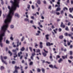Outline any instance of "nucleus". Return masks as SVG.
<instances>
[{
  "label": "nucleus",
  "instance_id": "nucleus-7",
  "mask_svg": "<svg viewBox=\"0 0 73 73\" xmlns=\"http://www.w3.org/2000/svg\"><path fill=\"white\" fill-rule=\"evenodd\" d=\"M63 22H61V23L60 27H62L63 28H64L65 27V25H63Z\"/></svg>",
  "mask_w": 73,
  "mask_h": 73
},
{
  "label": "nucleus",
  "instance_id": "nucleus-36",
  "mask_svg": "<svg viewBox=\"0 0 73 73\" xmlns=\"http://www.w3.org/2000/svg\"><path fill=\"white\" fill-rule=\"evenodd\" d=\"M10 28H11V29H12L14 28V25H11L10 26Z\"/></svg>",
  "mask_w": 73,
  "mask_h": 73
},
{
  "label": "nucleus",
  "instance_id": "nucleus-4",
  "mask_svg": "<svg viewBox=\"0 0 73 73\" xmlns=\"http://www.w3.org/2000/svg\"><path fill=\"white\" fill-rule=\"evenodd\" d=\"M60 0H58V2H57V5H55V7H60Z\"/></svg>",
  "mask_w": 73,
  "mask_h": 73
},
{
  "label": "nucleus",
  "instance_id": "nucleus-43",
  "mask_svg": "<svg viewBox=\"0 0 73 73\" xmlns=\"http://www.w3.org/2000/svg\"><path fill=\"white\" fill-rule=\"evenodd\" d=\"M29 49L30 50V51H31V52H32V47H29Z\"/></svg>",
  "mask_w": 73,
  "mask_h": 73
},
{
  "label": "nucleus",
  "instance_id": "nucleus-46",
  "mask_svg": "<svg viewBox=\"0 0 73 73\" xmlns=\"http://www.w3.org/2000/svg\"><path fill=\"white\" fill-rule=\"evenodd\" d=\"M10 40H13V37L12 36H11L10 38Z\"/></svg>",
  "mask_w": 73,
  "mask_h": 73
},
{
  "label": "nucleus",
  "instance_id": "nucleus-34",
  "mask_svg": "<svg viewBox=\"0 0 73 73\" xmlns=\"http://www.w3.org/2000/svg\"><path fill=\"white\" fill-rule=\"evenodd\" d=\"M37 71L38 72H41V70L39 68H37Z\"/></svg>",
  "mask_w": 73,
  "mask_h": 73
},
{
  "label": "nucleus",
  "instance_id": "nucleus-8",
  "mask_svg": "<svg viewBox=\"0 0 73 73\" xmlns=\"http://www.w3.org/2000/svg\"><path fill=\"white\" fill-rule=\"evenodd\" d=\"M39 47L41 48H42V42H40Z\"/></svg>",
  "mask_w": 73,
  "mask_h": 73
},
{
  "label": "nucleus",
  "instance_id": "nucleus-10",
  "mask_svg": "<svg viewBox=\"0 0 73 73\" xmlns=\"http://www.w3.org/2000/svg\"><path fill=\"white\" fill-rule=\"evenodd\" d=\"M15 16H16V17H17L18 18H19L20 17V15H19L18 14V13H16L15 14Z\"/></svg>",
  "mask_w": 73,
  "mask_h": 73
},
{
  "label": "nucleus",
  "instance_id": "nucleus-15",
  "mask_svg": "<svg viewBox=\"0 0 73 73\" xmlns=\"http://www.w3.org/2000/svg\"><path fill=\"white\" fill-rule=\"evenodd\" d=\"M46 46H50V43L49 42H47L46 43Z\"/></svg>",
  "mask_w": 73,
  "mask_h": 73
},
{
  "label": "nucleus",
  "instance_id": "nucleus-57",
  "mask_svg": "<svg viewBox=\"0 0 73 73\" xmlns=\"http://www.w3.org/2000/svg\"><path fill=\"white\" fill-rule=\"evenodd\" d=\"M70 55H72V51H70Z\"/></svg>",
  "mask_w": 73,
  "mask_h": 73
},
{
  "label": "nucleus",
  "instance_id": "nucleus-30",
  "mask_svg": "<svg viewBox=\"0 0 73 73\" xmlns=\"http://www.w3.org/2000/svg\"><path fill=\"white\" fill-rule=\"evenodd\" d=\"M65 9L66 10V11H68V8L65 7L64 8H63V10L64 11H65Z\"/></svg>",
  "mask_w": 73,
  "mask_h": 73
},
{
  "label": "nucleus",
  "instance_id": "nucleus-24",
  "mask_svg": "<svg viewBox=\"0 0 73 73\" xmlns=\"http://www.w3.org/2000/svg\"><path fill=\"white\" fill-rule=\"evenodd\" d=\"M60 9H61V8H60L58 7L57 8L56 10V11H60Z\"/></svg>",
  "mask_w": 73,
  "mask_h": 73
},
{
  "label": "nucleus",
  "instance_id": "nucleus-2",
  "mask_svg": "<svg viewBox=\"0 0 73 73\" xmlns=\"http://www.w3.org/2000/svg\"><path fill=\"white\" fill-rule=\"evenodd\" d=\"M16 50H19V48H17L16 50L13 49L12 50L13 52V54L15 56H13V57L14 58H15L16 57H17V51H16Z\"/></svg>",
  "mask_w": 73,
  "mask_h": 73
},
{
  "label": "nucleus",
  "instance_id": "nucleus-26",
  "mask_svg": "<svg viewBox=\"0 0 73 73\" xmlns=\"http://www.w3.org/2000/svg\"><path fill=\"white\" fill-rule=\"evenodd\" d=\"M65 30L66 31H68L69 30V29H68V27H66V28H65Z\"/></svg>",
  "mask_w": 73,
  "mask_h": 73
},
{
  "label": "nucleus",
  "instance_id": "nucleus-25",
  "mask_svg": "<svg viewBox=\"0 0 73 73\" xmlns=\"http://www.w3.org/2000/svg\"><path fill=\"white\" fill-rule=\"evenodd\" d=\"M49 67H50V68H54L53 67V66L52 64L49 65Z\"/></svg>",
  "mask_w": 73,
  "mask_h": 73
},
{
  "label": "nucleus",
  "instance_id": "nucleus-28",
  "mask_svg": "<svg viewBox=\"0 0 73 73\" xmlns=\"http://www.w3.org/2000/svg\"><path fill=\"white\" fill-rule=\"evenodd\" d=\"M42 73H45V69L44 68H42Z\"/></svg>",
  "mask_w": 73,
  "mask_h": 73
},
{
  "label": "nucleus",
  "instance_id": "nucleus-23",
  "mask_svg": "<svg viewBox=\"0 0 73 73\" xmlns=\"http://www.w3.org/2000/svg\"><path fill=\"white\" fill-rule=\"evenodd\" d=\"M24 38H25L24 36H23L21 38V41H24Z\"/></svg>",
  "mask_w": 73,
  "mask_h": 73
},
{
  "label": "nucleus",
  "instance_id": "nucleus-21",
  "mask_svg": "<svg viewBox=\"0 0 73 73\" xmlns=\"http://www.w3.org/2000/svg\"><path fill=\"white\" fill-rule=\"evenodd\" d=\"M4 69V67L3 66H1V70H3Z\"/></svg>",
  "mask_w": 73,
  "mask_h": 73
},
{
  "label": "nucleus",
  "instance_id": "nucleus-9",
  "mask_svg": "<svg viewBox=\"0 0 73 73\" xmlns=\"http://www.w3.org/2000/svg\"><path fill=\"white\" fill-rule=\"evenodd\" d=\"M68 56V54H66V56H62V57L63 58V59H64V60L65 59V58H67V56Z\"/></svg>",
  "mask_w": 73,
  "mask_h": 73
},
{
  "label": "nucleus",
  "instance_id": "nucleus-40",
  "mask_svg": "<svg viewBox=\"0 0 73 73\" xmlns=\"http://www.w3.org/2000/svg\"><path fill=\"white\" fill-rule=\"evenodd\" d=\"M18 73V71H17V70H15V71L13 72V73Z\"/></svg>",
  "mask_w": 73,
  "mask_h": 73
},
{
  "label": "nucleus",
  "instance_id": "nucleus-59",
  "mask_svg": "<svg viewBox=\"0 0 73 73\" xmlns=\"http://www.w3.org/2000/svg\"><path fill=\"white\" fill-rule=\"evenodd\" d=\"M3 58L4 60H6L7 58V56L3 57Z\"/></svg>",
  "mask_w": 73,
  "mask_h": 73
},
{
  "label": "nucleus",
  "instance_id": "nucleus-37",
  "mask_svg": "<svg viewBox=\"0 0 73 73\" xmlns=\"http://www.w3.org/2000/svg\"><path fill=\"white\" fill-rule=\"evenodd\" d=\"M35 47L36 48H37V46H38V44H37V43H35Z\"/></svg>",
  "mask_w": 73,
  "mask_h": 73
},
{
  "label": "nucleus",
  "instance_id": "nucleus-31",
  "mask_svg": "<svg viewBox=\"0 0 73 73\" xmlns=\"http://www.w3.org/2000/svg\"><path fill=\"white\" fill-rule=\"evenodd\" d=\"M69 11L70 13H72V8H70L69 9Z\"/></svg>",
  "mask_w": 73,
  "mask_h": 73
},
{
  "label": "nucleus",
  "instance_id": "nucleus-62",
  "mask_svg": "<svg viewBox=\"0 0 73 73\" xmlns=\"http://www.w3.org/2000/svg\"><path fill=\"white\" fill-rule=\"evenodd\" d=\"M51 28L52 29H54V25H52L51 27Z\"/></svg>",
  "mask_w": 73,
  "mask_h": 73
},
{
  "label": "nucleus",
  "instance_id": "nucleus-51",
  "mask_svg": "<svg viewBox=\"0 0 73 73\" xmlns=\"http://www.w3.org/2000/svg\"><path fill=\"white\" fill-rule=\"evenodd\" d=\"M32 27H33V28H34L35 29H36V26H35V25H33L32 26Z\"/></svg>",
  "mask_w": 73,
  "mask_h": 73
},
{
  "label": "nucleus",
  "instance_id": "nucleus-55",
  "mask_svg": "<svg viewBox=\"0 0 73 73\" xmlns=\"http://www.w3.org/2000/svg\"><path fill=\"white\" fill-rule=\"evenodd\" d=\"M32 8L33 9H35V6H34L33 5H32Z\"/></svg>",
  "mask_w": 73,
  "mask_h": 73
},
{
  "label": "nucleus",
  "instance_id": "nucleus-12",
  "mask_svg": "<svg viewBox=\"0 0 73 73\" xmlns=\"http://www.w3.org/2000/svg\"><path fill=\"white\" fill-rule=\"evenodd\" d=\"M49 35H45V37L46 38V39L47 40H49V38H48V37H49Z\"/></svg>",
  "mask_w": 73,
  "mask_h": 73
},
{
  "label": "nucleus",
  "instance_id": "nucleus-29",
  "mask_svg": "<svg viewBox=\"0 0 73 73\" xmlns=\"http://www.w3.org/2000/svg\"><path fill=\"white\" fill-rule=\"evenodd\" d=\"M36 53H38V52H40V49H37L36 50Z\"/></svg>",
  "mask_w": 73,
  "mask_h": 73
},
{
  "label": "nucleus",
  "instance_id": "nucleus-61",
  "mask_svg": "<svg viewBox=\"0 0 73 73\" xmlns=\"http://www.w3.org/2000/svg\"><path fill=\"white\" fill-rule=\"evenodd\" d=\"M25 50L27 51H28V47H27Z\"/></svg>",
  "mask_w": 73,
  "mask_h": 73
},
{
  "label": "nucleus",
  "instance_id": "nucleus-50",
  "mask_svg": "<svg viewBox=\"0 0 73 73\" xmlns=\"http://www.w3.org/2000/svg\"><path fill=\"white\" fill-rule=\"evenodd\" d=\"M1 3L2 5H4V1H1Z\"/></svg>",
  "mask_w": 73,
  "mask_h": 73
},
{
  "label": "nucleus",
  "instance_id": "nucleus-20",
  "mask_svg": "<svg viewBox=\"0 0 73 73\" xmlns=\"http://www.w3.org/2000/svg\"><path fill=\"white\" fill-rule=\"evenodd\" d=\"M59 38L60 39H62L64 38V36L63 35H61L59 36Z\"/></svg>",
  "mask_w": 73,
  "mask_h": 73
},
{
  "label": "nucleus",
  "instance_id": "nucleus-56",
  "mask_svg": "<svg viewBox=\"0 0 73 73\" xmlns=\"http://www.w3.org/2000/svg\"><path fill=\"white\" fill-rule=\"evenodd\" d=\"M33 20H31L30 21V23L31 24H33Z\"/></svg>",
  "mask_w": 73,
  "mask_h": 73
},
{
  "label": "nucleus",
  "instance_id": "nucleus-64",
  "mask_svg": "<svg viewBox=\"0 0 73 73\" xmlns=\"http://www.w3.org/2000/svg\"><path fill=\"white\" fill-rule=\"evenodd\" d=\"M70 59H73V56H70Z\"/></svg>",
  "mask_w": 73,
  "mask_h": 73
},
{
  "label": "nucleus",
  "instance_id": "nucleus-17",
  "mask_svg": "<svg viewBox=\"0 0 73 73\" xmlns=\"http://www.w3.org/2000/svg\"><path fill=\"white\" fill-rule=\"evenodd\" d=\"M8 53L10 54V56H11L12 55V53L11 52V51L9 50L8 51Z\"/></svg>",
  "mask_w": 73,
  "mask_h": 73
},
{
  "label": "nucleus",
  "instance_id": "nucleus-35",
  "mask_svg": "<svg viewBox=\"0 0 73 73\" xmlns=\"http://www.w3.org/2000/svg\"><path fill=\"white\" fill-rule=\"evenodd\" d=\"M48 9H50V10H51L52 9V6L51 5H50L48 6Z\"/></svg>",
  "mask_w": 73,
  "mask_h": 73
},
{
  "label": "nucleus",
  "instance_id": "nucleus-11",
  "mask_svg": "<svg viewBox=\"0 0 73 73\" xmlns=\"http://www.w3.org/2000/svg\"><path fill=\"white\" fill-rule=\"evenodd\" d=\"M37 3L39 5H40L41 4V1L40 0H38L37 1Z\"/></svg>",
  "mask_w": 73,
  "mask_h": 73
},
{
  "label": "nucleus",
  "instance_id": "nucleus-32",
  "mask_svg": "<svg viewBox=\"0 0 73 73\" xmlns=\"http://www.w3.org/2000/svg\"><path fill=\"white\" fill-rule=\"evenodd\" d=\"M19 67H17V66H15V70H17V69H19Z\"/></svg>",
  "mask_w": 73,
  "mask_h": 73
},
{
  "label": "nucleus",
  "instance_id": "nucleus-54",
  "mask_svg": "<svg viewBox=\"0 0 73 73\" xmlns=\"http://www.w3.org/2000/svg\"><path fill=\"white\" fill-rule=\"evenodd\" d=\"M2 13V11H1V10L0 11V17L1 16Z\"/></svg>",
  "mask_w": 73,
  "mask_h": 73
},
{
  "label": "nucleus",
  "instance_id": "nucleus-53",
  "mask_svg": "<svg viewBox=\"0 0 73 73\" xmlns=\"http://www.w3.org/2000/svg\"><path fill=\"white\" fill-rule=\"evenodd\" d=\"M31 18L32 19H33V20H34V19H35V17H34V16H31Z\"/></svg>",
  "mask_w": 73,
  "mask_h": 73
},
{
  "label": "nucleus",
  "instance_id": "nucleus-52",
  "mask_svg": "<svg viewBox=\"0 0 73 73\" xmlns=\"http://www.w3.org/2000/svg\"><path fill=\"white\" fill-rule=\"evenodd\" d=\"M16 63V62L14 61H13L12 62V64H15Z\"/></svg>",
  "mask_w": 73,
  "mask_h": 73
},
{
  "label": "nucleus",
  "instance_id": "nucleus-60",
  "mask_svg": "<svg viewBox=\"0 0 73 73\" xmlns=\"http://www.w3.org/2000/svg\"><path fill=\"white\" fill-rule=\"evenodd\" d=\"M33 56H31V58L32 60H33Z\"/></svg>",
  "mask_w": 73,
  "mask_h": 73
},
{
  "label": "nucleus",
  "instance_id": "nucleus-58",
  "mask_svg": "<svg viewBox=\"0 0 73 73\" xmlns=\"http://www.w3.org/2000/svg\"><path fill=\"white\" fill-rule=\"evenodd\" d=\"M65 36H68V33H66L64 34Z\"/></svg>",
  "mask_w": 73,
  "mask_h": 73
},
{
  "label": "nucleus",
  "instance_id": "nucleus-38",
  "mask_svg": "<svg viewBox=\"0 0 73 73\" xmlns=\"http://www.w3.org/2000/svg\"><path fill=\"white\" fill-rule=\"evenodd\" d=\"M33 62H30L29 65H33Z\"/></svg>",
  "mask_w": 73,
  "mask_h": 73
},
{
  "label": "nucleus",
  "instance_id": "nucleus-16",
  "mask_svg": "<svg viewBox=\"0 0 73 73\" xmlns=\"http://www.w3.org/2000/svg\"><path fill=\"white\" fill-rule=\"evenodd\" d=\"M25 50V48H24V47H22L21 49V51H24Z\"/></svg>",
  "mask_w": 73,
  "mask_h": 73
},
{
  "label": "nucleus",
  "instance_id": "nucleus-33",
  "mask_svg": "<svg viewBox=\"0 0 73 73\" xmlns=\"http://www.w3.org/2000/svg\"><path fill=\"white\" fill-rule=\"evenodd\" d=\"M1 59L2 61H3L4 60H3V56L2 55L1 56Z\"/></svg>",
  "mask_w": 73,
  "mask_h": 73
},
{
  "label": "nucleus",
  "instance_id": "nucleus-44",
  "mask_svg": "<svg viewBox=\"0 0 73 73\" xmlns=\"http://www.w3.org/2000/svg\"><path fill=\"white\" fill-rule=\"evenodd\" d=\"M56 57L57 58H60V56L59 55H57L56 56Z\"/></svg>",
  "mask_w": 73,
  "mask_h": 73
},
{
  "label": "nucleus",
  "instance_id": "nucleus-27",
  "mask_svg": "<svg viewBox=\"0 0 73 73\" xmlns=\"http://www.w3.org/2000/svg\"><path fill=\"white\" fill-rule=\"evenodd\" d=\"M6 44H9V41L8 40V39H7L6 41Z\"/></svg>",
  "mask_w": 73,
  "mask_h": 73
},
{
  "label": "nucleus",
  "instance_id": "nucleus-14",
  "mask_svg": "<svg viewBox=\"0 0 73 73\" xmlns=\"http://www.w3.org/2000/svg\"><path fill=\"white\" fill-rule=\"evenodd\" d=\"M63 60H62V59L61 58H60L59 60H58V63H60L61 61H62Z\"/></svg>",
  "mask_w": 73,
  "mask_h": 73
},
{
  "label": "nucleus",
  "instance_id": "nucleus-13",
  "mask_svg": "<svg viewBox=\"0 0 73 73\" xmlns=\"http://www.w3.org/2000/svg\"><path fill=\"white\" fill-rule=\"evenodd\" d=\"M24 20L25 21H28V23L29 22V19H27V18H25L24 19Z\"/></svg>",
  "mask_w": 73,
  "mask_h": 73
},
{
  "label": "nucleus",
  "instance_id": "nucleus-45",
  "mask_svg": "<svg viewBox=\"0 0 73 73\" xmlns=\"http://www.w3.org/2000/svg\"><path fill=\"white\" fill-rule=\"evenodd\" d=\"M43 3L44 4H46V2L45 0L43 1Z\"/></svg>",
  "mask_w": 73,
  "mask_h": 73
},
{
  "label": "nucleus",
  "instance_id": "nucleus-39",
  "mask_svg": "<svg viewBox=\"0 0 73 73\" xmlns=\"http://www.w3.org/2000/svg\"><path fill=\"white\" fill-rule=\"evenodd\" d=\"M60 13L61 15H63L64 14V11L62 10L60 11Z\"/></svg>",
  "mask_w": 73,
  "mask_h": 73
},
{
  "label": "nucleus",
  "instance_id": "nucleus-41",
  "mask_svg": "<svg viewBox=\"0 0 73 73\" xmlns=\"http://www.w3.org/2000/svg\"><path fill=\"white\" fill-rule=\"evenodd\" d=\"M31 55L32 56L34 57V56L35 55V53L33 52V53Z\"/></svg>",
  "mask_w": 73,
  "mask_h": 73
},
{
  "label": "nucleus",
  "instance_id": "nucleus-47",
  "mask_svg": "<svg viewBox=\"0 0 73 73\" xmlns=\"http://www.w3.org/2000/svg\"><path fill=\"white\" fill-rule=\"evenodd\" d=\"M58 31L59 32H61V31H62V29L61 28H59L58 29Z\"/></svg>",
  "mask_w": 73,
  "mask_h": 73
},
{
  "label": "nucleus",
  "instance_id": "nucleus-22",
  "mask_svg": "<svg viewBox=\"0 0 73 73\" xmlns=\"http://www.w3.org/2000/svg\"><path fill=\"white\" fill-rule=\"evenodd\" d=\"M68 16L69 17H70V18H72V19H73V16H72V15L69 14L68 15Z\"/></svg>",
  "mask_w": 73,
  "mask_h": 73
},
{
  "label": "nucleus",
  "instance_id": "nucleus-49",
  "mask_svg": "<svg viewBox=\"0 0 73 73\" xmlns=\"http://www.w3.org/2000/svg\"><path fill=\"white\" fill-rule=\"evenodd\" d=\"M70 2H71V5H73V0H71L70 1Z\"/></svg>",
  "mask_w": 73,
  "mask_h": 73
},
{
  "label": "nucleus",
  "instance_id": "nucleus-5",
  "mask_svg": "<svg viewBox=\"0 0 73 73\" xmlns=\"http://www.w3.org/2000/svg\"><path fill=\"white\" fill-rule=\"evenodd\" d=\"M14 1L13 2V1L12 0H11L10 1V3H11V4H16V3H18V5H19V2H17V0H13Z\"/></svg>",
  "mask_w": 73,
  "mask_h": 73
},
{
  "label": "nucleus",
  "instance_id": "nucleus-6",
  "mask_svg": "<svg viewBox=\"0 0 73 73\" xmlns=\"http://www.w3.org/2000/svg\"><path fill=\"white\" fill-rule=\"evenodd\" d=\"M17 47H19V45H21V42H20L19 44V40L18 39H17Z\"/></svg>",
  "mask_w": 73,
  "mask_h": 73
},
{
  "label": "nucleus",
  "instance_id": "nucleus-63",
  "mask_svg": "<svg viewBox=\"0 0 73 73\" xmlns=\"http://www.w3.org/2000/svg\"><path fill=\"white\" fill-rule=\"evenodd\" d=\"M56 14L57 15H59L60 14V13H59V12H56Z\"/></svg>",
  "mask_w": 73,
  "mask_h": 73
},
{
  "label": "nucleus",
  "instance_id": "nucleus-42",
  "mask_svg": "<svg viewBox=\"0 0 73 73\" xmlns=\"http://www.w3.org/2000/svg\"><path fill=\"white\" fill-rule=\"evenodd\" d=\"M70 3V1H69V0H67L66 1L67 4H69Z\"/></svg>",
  "mask_w": 73,
  "mask_h": 73
},
{
  "label": "nucleus",
  "instance_id": "nucleus-3",
  "mask_svg": "<svg viewBox=\"0 0 73 73\" xmlns=\"http://www.w3.org/2000/svg\"><path fill=\"white\" fill-rule=\"evenodd\" d=\"M44 51L45 52H42V54H43V55L45 57L47 56V54L46 53H48V51H46L44 49H43Z\"/></svg>",
  "mask_w": 73,
  "mask_h": 73
},
{
  "label": "nucleus",
  "instance_id": "nucleus-1",
  "mask_svg": "<svg viewBox=\"0 0 73 73\" xmlns=\"http://www.w3.org/2000/svg\"><path fill=\"white\" fill-rule=\"evenodd\" d=\"M12 4V5L11 8L9 6L8 7V8L9 10V13L7 15L6 19L4 21L5 25H3L1 29L2 30L3 33L1 34L0 36H4L5 32L7 28L8 27V24L9 23H11L12 17L14 15V11L16 10L17 7V8L19 7V3H16L14 4L13 3Z\"/></svg>",
  "mask_w": 73,
  "mask_h": 73
},
{
  "label": "nucleus",
  "instance_id": "nucleus-19",
  "mask_svg": "<svg viewBox=\"0 0 73 73\" xmlns=\"http://www.w3.org/2000/svg\"><path fill=\"white\" fill-rule=\"evenodd\" d=\"M58 29H56L55 30L54 29L53 30V31L54 32V33H55L56 34H57V32L56 31H57Z\"/></svg>",
  "mask_w": 73,
  "mask_h": 73
},
{
  "label": "nucleus",
  "instance_id": "nucleus-18",
  "mask_svg": "<svg viewBox=\"0 0 73 73\" xmlns=\"http://www.w3.org/2000/svg\"><path fill=\"white\" fill-rule=\"evenodd\" d=\"M25 54H26L25 55L26 57H25V60H27V57H28V53H26Z\"/></svg>",
  "mask_w": 73,
  "mask_h": 73
},
{
  "label": "nucleus",
  "instance_id": "nucleus-48",
  "mask_svg": "<svg viewBox=\"0 0 73 73\" xmlns=\"http://www.w3.org/2000/svg\"><path fill=\"white\" fill-rule=\"evenodd\" d=\"M2 61V62H4V64H5L6 65H7V63L5 62V61H4V60H3V61Z\"/></svg>",
  "mask_w": 73,
  "mask_h": 73
}]
</instances>
